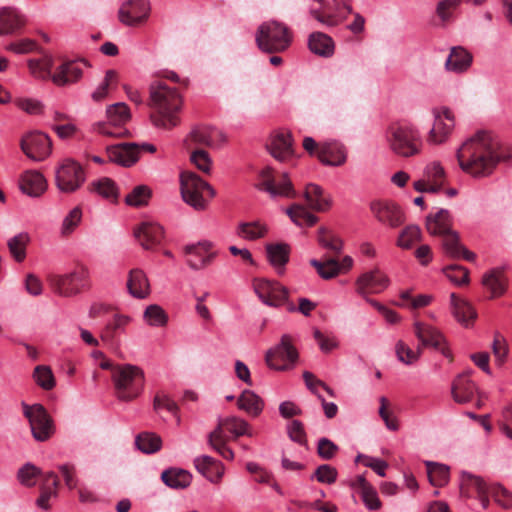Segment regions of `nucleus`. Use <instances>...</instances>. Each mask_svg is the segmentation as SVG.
Listing matches in <instances>:
<instances>
[{"instance_id": "f257e3e1", "label": "nucleus", "mask_w": 512, "mask_h": 512, "mask_svg": "<svg viewBox=\"0 0 512 512\" xmlns=\"http://www.w3.org/2000/svg\"><path fill=\"white\" fill-rule=\"evenodd\" d=\"M456 157L464 172L473 177H486L499 162L508 160L510 154L492 133L479 131L457 149Z\"/></svg>"}, {"instance_id": "f03ea898", "label": "nucleus", "mask_w": 512, "mask_h": 512, "mask_svg": "<svg viewBox=\"0 0 512 512\" xmlns=\"http://www.w3.org/2000/svg\"><path fill=\"white\" fill-rule=\"evenodd\" d=\"M148 105L152 109V123L163 129H171L179 124L178 113L182 107V97L175 87L163 80H156L149 88Z\"/></svg>"}, {"instance_id": "7ed1b4c3", "label": "nucleus", "mask_w": 512, "mask_h": 512, "mask_svg": "<svg viewBox=\"0 0 512 512\" xmlns=\"http://www.w3.org/2000/svg\"><path fill=\"white\" fill-rule=\"evenodd\" d=\"M453 219L446 209H439L426 216V229L433 236H441L442 247L445 253L452 258H464L467 261L476 259L475 253L467 250L460 243L459 235L452 230Z\"/></svg>"}, {"instance_id": "20e7f679", "label": "nucleus", "mask_w": 512, "mask_h": 512, "mask_svg": "<svg viewBox=\"0 0 512 512\" xmlns=\"http://www.w3.org/2000/svg\"><path fill=\"white\" fill-rule=\"evenodd\" d=\"M111 380L117 399L130 402L142 393L145 376L140 367L132 364H123L115 368Z\"/></svg>"}, {"instance_id": "39448f33", "label": "nucleus", "mask_w": 512, "mask_h": 512, "mask_svg": "<svg viewBox=\"0 0 512 512\" xmlns=\"http://www.w3.org/2000/svg\"><path fill=\"white\" fill-rule=\"evenodd\" d=\"M255 39L261 51L276 54L282 53L290 47L293 33L284 23L271 20L258 27Z\"/></svg>"}, {"instance_id": "423d86ee", "label": "nucleus", "mask_w": 512, "mask_h": 512, "mask_svg": "<svg viewBox=\"0 0 512 512\" xmlns=\"http://www.w3.org/2000/svg\"><path fill=\"white\" fill-rule=\"evenodd\" d=\"M41 476L40 496L37 499V505L45 510L50 508L49 500L58 496L60 480L53 471L41 473V470L32 464L24 465L18 471V479L21 484L32 487L36 483V478Z\"/></svg>"}, {"instance_id": "0eeeda50", "label": "nucleus", "mask_w": 512, "mask_h": 512, "mask_svg": "<svg viewBox=\"0 0 512 512\" xmlns=\"http://www.w3.org/2000/svg\"><path fill=\"white\" fill-rule=\"evenodd\" d=\"M386 139L390 149L398 156L407 158L415 156L420 152V134L410 124H393L389 126Z\"/></svg>"}, {"instance_id": "6e6552de", "label": "nucleus", "mask_w": 512, "mask_h": 512, "mask_svg": "<svg viewBox=\"0 0 512 512\" xmlns=\"http://www.w3.org/2000/svg\"><path fill=\"white\" fill-rule=\"evenodd\" d=\"M181 195L185 203L195 210H205L215 190L196 173L186 171L180 176Z\"/></svg>"}, {"instance_id": "1a4fd4ad", "label": "nucleus", "mask_w": 512, "mask_h": 512, "mask_svg": "<svg viewBox=\"0 0 512 512\" xmlns=\"http://www.w3.org/2000/svg\"><path fill=\"white\" fill-rule=\"evenodd\" d=\"M47 282L55 294L70 298L90 287V275L88 269L81 266L69 273L49 275Z\"/></svg>"}, {"instance_id": "9d476101", "label": "nucleus", "mask_w": 512, "mask_h": 512, "mask_svg": "<svg viewBox=\"0 0 512 512\" xmlns=\"http://www.w3.org/2000/svg\"><path fill=\"white\" fill-rule=\"evenodd\" d=\"M107 121H101L94 124V130L99 134L108 137H126L129 134L125 125L131 118L129 107L123 103L109 105L106 109Z\"/></svg>"}, {"instance_id": "9b49d317", "label": "nucleus", "mask_w": 512, "mask_h": 512, "mask_svg": "<svg viewBox=\"0 0 512 512\" xmlns=\"http://www.w3.org/2000/svg\"><path fill=\"white\" fill-rule=\"evenodd\" d=\"M257 187L272 197L295 198L297 195L288 174H277L271 167H265L261 170Z\"/></svg>"}, {"instance_id": "f8f14e48", "label": "nucleus", "mask_w": 512, "mask_h": 512, "mask_svg": "<svg viewBox=\"0 0 512 512\" xmlns=\"http://www.w3.org/2000/svg\"><path fill=\"white\" fill-rule=\"evenodd\" d=\"M82 166L71 159H65L55 171L56 186L61 192L73 193L85 182Z\"/></svg>"}, {"instance_id": "ddd939ff", "label": "nucleus", "mask_w": 512, "mask_h": 512, "mask_svg": "<svg viewBox=\"0 0 512 512\" xmlns=\"http://www.w3.org/2000/svg\"><path fill=\"white\" fill-rule=\"evenodd\" d=\"M298 359V351L290 335H283L279 344L266 353V363L270 368L286 370L294 365Z\"/></svg>"}, {"instance_id": "4468645a", "label": "nucleus", "mask_w": 512, "mask_h": 512, "mask_svg": "<svg viewBox=\"0 0 512 512\" xmlns=\"http://www.w3.org/2000/svg\"><path fill=\"white\" fill-rule=\"evenodd\" d=\"M23 412L29 420L33 437L38 441H46L54 433L52 419L41 404L32 406L23 403Z\"/></svg>"}, {"instance_id": "2eb2a0df", "label": "nucleus", "mask_w": 512, "mask_h": 512, "mask_svg": "<svg viewBox=\"0 0 512 512\" xmlns=\"http://www.w3.org/2000/svg\"><path fill=\"white\" fill-rule=\"evenodd\" d=\"M142 152L154 153L156 147L148 143H121L107 148L109 160L123 166L133 165Z\"/></svg>"}, {"instance_id": "dca6fc26", "label": "nucleus", "mask_w": 512, "mask_h": 512, "mask_svg": "<svg viewBox=\"0 0 512 512\" xmlns=\"http://www.w3.org/2000/svg\"><path fill=\"white\" fill-rule=\"evenodd\" d=\"M253 289L259 299L271 307H279L284 304L288 297V290L277 281L264 278L253 280Z\"/></svg>"}, {"instance_id": "f3484780", "label": "nucleus", "mask_w": 512, "mask_h": 512, "mask_svg": "<svg viewBox=\"0 0 512 512\" xmlns=\"http://www.w3.org/2000/svg\"><path fill=\"white\" fill-rule=\"evenodd\" d=\"M434 123L427 136V142L432 145H440L445 143L455 126V118L453 112L447 108L434 110Z\"/></svg>"}, {"instance_id": "a211bd4d", "label": "nucleus", "mask_w": 512, "mask_h": 512, "mask_svg": "<svg viewBox=\"0 0 512 512\" xmlns=\"http://www.w3.org/2000/svg\"><path fill=\"white\" fill-rule=\"evenodd\" d=\"M353 13L351 0H332V6L324 10L311 9V16L328 27L343 23Z\"/></svg>"}, {"instance_id": "6ab92c4d", "label": "nucleus", "mask_w": 512, "mask_h": 512, "mask_svg": "<svg viewBox=\"0 0 512 512\" xmlns=\"http://www.w3.org/2000/svg\"><path fill=\"white\" fill-rule=\"evenodd\" d=\"M370 210L378 222L390 228H397L405 222L401 208L389 200H375L370 204Z\"/></svg>"}, {"instance_id": "aec40b11", "label": "nucleus", "mask_w": 512, "mask_h": 512, "mask_svg": "<svg viewBox=\"0 0 512 512\" xmlns=\"http://www.w3.org/2000/svg\"><path fill=\"white\" fill-rule=\"evenodd\" d=\"M446 172L438 161H433L424 169L423 178L415 181L413 186L417 192L437 193L445 185Z\"/></svg>"}, {"instance_id": "412c9836", "label": "nucleus", "mask_w": 512, "mask_h": 512, "mask_svg": "<svg viewBox=\"0 0 512 512\" xmlns=\"http://www.w3.org/2000/svg\"><path fill=\"white\" fill-rule=\"evenodd\" d=\"M21 149L32 160L42 161L50 155L52 141L42 132H32L21 140Z\"/></svg>"}, {"instance_id": "4be33fe9", "label": "nucleus", "mask_w": 512, "mask_h": 512, "mask_svg": "<svg viewBox=\"0 0 512 512\" xmlns=\"http://www.w3.org/2000/svg\"><path fill=\"white\" fill-rule=\"evenodd\" d=\"M184 252L188 256L187 264L193 270L206 268L217 255V252L213 250V243L210 241L187 245Z\"/></svg>"}, {"instance_id": "5701e85b", "label": "nucleus", "mask_w": 512, "mask_h": 512, "mask_svg": "<svg viewBox=\"0 0 512 512\" xmlns=\"http://www.w3.org/2000/svg\"><path fill=\"white\" fill-rule=\"evenodd\" d=\"M149 0H127L119 10L120 21L128 26L145 22L150 13Z\"/></svg>"}, {"instance_id": "b1692460", "label": "nucleus", "mask_w": 512, "mask_h": 512, "mask_svg": "<svg viewBox=\"0 0 512 512\" xmlns=\"http://www.w3.org/2000/svg\"><path fill=\"white\" fill-rule=\"evenodd\" d=\"M414 332L416 337L420 340L422 346H432L439 350L445 357H448L450 360H452L451 352L445 346V339L436 328L416 321L414 323Z\"/></svg>"}, {"instance_id": "393cba45", "label": "nucleus", "mask_w": 512, "mask_h": 512, "mask_svg": "<svg viewBox=\"0 0 512 512\" xmlns=\"http://www.w3.org/2000/svg\"><path fill=\"white\" fill-rule=\"evenodd\" d=\"M221 141H223V136L217 129L197 127L184 140V145L187 150H192L198 146L216 147Z\"/></svg>"}, {"instance_id": "a878e982", "label": "nucleus", "mask_w": 512, "mask_h": 512, "mask_svg": "<svg viewBox=\"0 0 512 512\" xmlns=\"http://www.w3.org/2000/svg\"><path fill=\"white\" fill-rule=\"evenodd\" d=\"M387 276L379 269L363 273L356 281V291L362 296L377 294L388 287Z\"/></svg>"}, {"instance_id": "bb28decb", "label": "nucleus", "mask_w": 512, "mask_h": 512, "mask_svg": "<svg viewBox=\"0 0 512 512\" xmlns=\"http://www.w3.org/2000/svg\"><path fill=\"white\" fill-rule=\"evenodd\" d=\"M133 233L139 244L146 250L159 245L164 237L162 226L153 222L140 223L134 228Z\"/></svg>"}, {"instance_id": "cd10ccee", "label": "nucleus", "mask_w": 512, "mask_h": 512, "mask_svg": "<svg viewBox=\"0 0 512 512\" xmlns=\"http://www.w3.org/2000/svg\"><path fill=\"white\" fill-rule=\"evenodd\" d=\"M267 147L270 154L280 162L289 161L294 156L292 135L289 132L273 135Z\"/></svg>"}, {"instance_id": "c85d7f7f", "label": "nucleus", "mask_w": 512, "mask_h": 512, "mask_svg": "<svg viewBox=\"0 0 512 512\" xmlns=\"http://www.w3.org/2000/svg\"><path fill=\"white\" fill-rule=\"evenodd\" d=\"M469 373L458 375L451 386V395L455 402L465 404L473 399L476 391L475 383L469 378Z\"/></svg>"}, {"instance_id": "c756f323", "label": "nucleus", "mask_w": 512, "mask_h": 512, "mask_svg": "<svg viewBox=\"0 0 512 512\" xmlns=\"http://www.w3.org/2000/svg\"><path fill=\"white\" fill-rule=\"evenodd\" d=\"M196 470L212 483H219L224 475V466L210 456H200L194 459Z\"/></svg>"}, {"instance_id": "7c9ffc66", "label": "nucleus", "mask_w": 512, "mask_h": 512, "mask_svg": "<svg viewBox=\"0 0 512 512\" xmlns=\"http://www.w3.org/2000/svg\"><path fill=\"white\" fill-rule=\"evenodd\" d=\"M345 147L338 142H327L318 150V159L325 165L340 166L346 162Z\"/></svg>"}, {"instance_id": "2f4dec72", "label": "nucleus", "mask_w": 512, "mask_h": 512, "mask_svg": "<svg viewBox=\"0 0 512 512\" xmlns=\"http://www.w3.org/2000/svg\"><path fill=\"white\" fill-rule=\"evenodd\" d=\"M129 293L138 299H144L150 294V284L145 272L139 268L129 271L127 280Z\"/></svg>"}, {"instance_id": "473e14b6", "label": "nucleus", "mask_w": 512, "mask_h": 512, "mask_svg": "<svg viewBox=\"0 0 512 512\" xmlns=\"http://www.w3.org/2000/svg\"><path fill=\"white\" fill-rule=\"evenodd\" d=\"M304 198L310 209L316 212L327 211L331 206V199L325 195L324 190L317 184L309 183L304 190Z\"/></svg>"}, {"instance_id": "72a5a7b5", "label": "nucleus", "mask_w": 512, "mask_h": 512, "mask_svg": "<svg viewBox=\"0 0 512 512\" xmlns=\"http://www.w3.org/2000/svg\"><path fill=\"white\" fill-rule=\"evenodd\" d=\"M20 188L23 193L38 197L46 190L47 182L40 172L26 171L21 178Z\"/></svg>"}, {"instance_id": "f704fd0d", "label": "nucleus", "mask_w": 512, "mask_h": 512, "mask_svg": "<svg viewBox=\"0 0 512 512\" xmlns=\"http://www.w3.org/2000/svg\"><path fill=\"white\" fill-rule=\"evenodd\" d=\"M161 480L172 489H185L192 481L189 471L181 468H168L161 473Z\"/></svg>"}, {"instance_id": "c9c22d12", "label": "nucleus", "mask_w": 512, "mask_h": 512, "mask_svg": "<svg viewBox=\"0 0 512 512\" xmlns=\"http://www.w3.org/2000/svg\"><path fill=\"white\" fill-rule=\"evenodd\" d=\"M267 258L270 264L279 274L284 271V266L289 261L290 247L285 243H275L266 245Z\"/></svg>"}, {"instance_id": "e433bc0d", "label": "nucleus", "mask_w": 512, "mask_h": 512, "mask_svg": "<svg viewBox=\"0 0 512 512\" xmlns=\"http://www.w3.org/2000/svg\"><path fill=\"white\" fill-rule=\"evenodd\" d=\"M490 488L479 476L463 472L460 482V493L464 497H477Z\"/></svg>"}, {"instance_id": "4c0bfd02", "label": "nucleus", "mask_w": 512, "mask_h": 512, "mask_svg": "<svg viewBox=\"0 0 512 512\" xmlns=\"http://www.w3.org/2000/svg\"><path fill=\"white\" fill-rule=\"evenodd\" d=\"M472 63V55L462 47H454L446 60V69L461 73L466 71Z\"/></svg>"}, {"instance_id": "58836bf2", "label": "nucleus", "mask_w": 512, "mask_h": 512, "mask_svg": "<svg viewBox=\"0 0 512 512\" xmlns=\"http://www.w3.org/2000/svg\"><path fill=\"white\" fill-rule=\"evenodd\" d=\"M308 46L311 52L322 57H330L334 53V41L325 33L314 32L309 36Z\"/></svg>"}, {"instance_id": "ea45409f", "label": "nucleus", "mask_w": 512, "mask_h": 512, "mask_svg": "<svg viewBox=\"0 0 512 512\" xmlns=\"http://www.w3.org/2000/svg\"><path fill=\"white\" fill-rule=\"evenodd\" d=\"M215 430H220L219 436H225L224 431L232 433L235 437L242 435L253 436L248 422L235 416L220 420Z\"/></svg>"}, {"instance_id": "a19ab883", "label": "nucleus", "mask_w": 512, "mask_h": 512, "mask_svg": "<svg viewBox=\"0 0 512 512\" xmlns=\"http://www.w3.org/2000/svg\"><path fill=\"white\" fill-rule=\"evenodd\" d=\"M310 265L314 267L318 275L325 280L333 279L341 272L338 258L324 256L323 259H311Z\"/></svg>"}, {"instance_id": "79ce46f5", "label": "nucleus", "mask_w": 512, "mask_h": 512, "mask_svg": "<svg viewBox=\"0 0 512 512\" xmlns=\"http://www.w3.org/2000/svg\"><path fill=\"white\" fill-rule=\"evenodd\" d=\"M24 24V19L15 9H0V35L12 34Z\"/></svg>"}, {"instance_id": "37998d69", "label": "nucleus", "mask_w": 512, "mask_h": 512, "mask_svg": "<svg viewBox=\"0 0 512 512\" xmlns=\"http://www.w3.org/2000/svg\"><path fill=\"white\" fill-rule=\"evenodd\" d=\"M451 306L454 317L463 325L468 326L476 318V312L473 307L456 294H451Z\"/></svg>"}, {"instance_id": "c03bdc74", "label": "nucleus", "mask_w": 512, "mask_h": 512, "mask_svg": "<svg viewBox=\"0 0 512 512\" xmlns=\"http://www.w3.org/2000/svg\"><path fill=\"white\" fill-rule=\"evenodd\" d=\"M82 76V69L75 62L63 63L53 74L52 80L57 85L75 82Z\"/></svg>"}, {"instance_id": "a18cd8bd", "label": "nucleus", "mask_w": 512, "mask_h": 512, "mask_svg": "<svg viewBox=\"0 0 512 512\" xmlns=\"http://www.w3.org/2000/svg\"><path fill=\"white\" fill-rule=\"evenodd\" d=\"M317 241L321 247L333 254L331 257L338 258L343 249V242L340 237L325 227L319 228L317 233Z\"/></svg>"}, {"instance_id": "49530a36", "label": "nucleus", "mask_w": 512, "mask_h": 512, "mask_svg": "<svg viewBox=\"0 0 512 512\" xmlns=\"http://www.w3.org/2000/svg\"><path fill=\"white\" fill-rule=\"evenodd\" d=\"M237 405L240 409L256 417L263 410V400L251 390H244L238 398Z\"/></svg>"}, {"instance_id": "de8ad7c7", "label": "nucleus", "mask_w": 512, "mask_h": 512, "mask_svg": "<svg viewBox=\"0 0 512 512\" xmlns=\"http://www.w3.org/2000/svg\"><path fill=\"white\" fill-rule=\"evenodd\" d=\"M30 243L28 233L22 232L7 241L9 252L16 262H23L26 258V248Z\"/></svg>"}, {"instance_id": "09e8293b", "label": "nucleus", "mask_w": 512, "mask_h": 512, "mask_svg": "<svg viewBox=\"0 0 512 512\" xmlns=\"http://www.w3.org/2000/svg\"><path fill=\"white\" fill-rule=\"evenodd\" d=\"M287 214L297 226H313L318 217L308 211L302 204H293L287 209Z\"/></svg>"}, {"instance_id": "8fccbe9b", "label": "nucleus", "mask_w": 512, "mask_h": 512, "mask_svg": "<svg viewBox=\"0 0 512 512\" xmlns=\"http://www.w3.org/2000/svg\"><path fill=\"white\" fill-rule=\"evenodd\" d=\"M266 233L267 227L259 221L242 222L237 228V235L250 241L262 238Z\"/></svg>"}, {"instance_id": "3c124183", "label": "nucleus", "mask_w": 512, "mask_h": 512, "mask_svg": "<svg viewBox=\"0 0 512 512\" xmlns=\"http://www.w3.org/2000/svg\"><path fill=\"white\" fill-rule=\"evenodd\" d=\"M483 285L491 292L493 297L502 295L506 289L504 276L498 269H493L484 275Z\"/></svg>"}, {"instance_id": "603ef678", "label": "nucleus", "mask_w": 512, "mask_h": 512, "mask_svg": "<svg viewBox=\"0 0 512 512\" xmlns=\"http://www.w3.org/2000/svg\"><path fill=\"white\" fill-rule=\"evenodd\" d=\"M421 237L422 232L420 227L414 224H410L401 230L396 244L402 249H410L415 243L421 240Z\"/></svg>"}, {"instance_id": "864d4df0", "label": "nucleus", "mask_w": 512, "mask_h": 512, "mask_svg": "<svg viewBox=\"0 0 512 512\" xmlns=\"http://www.w3.org/2000/svg\"><path fill=\"white\" fill-rule=\"evenodd\" d=\"M135 443L142 452L151 454L160 450L162 440L155 433L143 432L136 437Z\"/></svg>"}, {"instance_id": "5fc2aeb1", "label": "nucleus", "mask_w": 512, "mask_h": 512, "mask_svg": "<svg viewBox=\"0 0 512 512\" xmlns=\"http://www.w3.org/2000/svg\"><path fill=\"white\" fill-rule=\"evenodd\" d=\"M427 474L433 486L442 487L449 480V468L443 464L427 462Z\"/></svg>"}, {"instance_id": "6e6d98bb", "label": "nucleus", "mask_w": 512, "mask_h": 512, "mask_svg": "<svg viewBox=\"0 0 512 512\" xmlns=\"http://www.w3.org/2000/svg\"><path fill=\"white\" fill-rule=\"evenodd\" d=\"M143 318L148 325L153 327H163L168 322L167 313L157 304L147 306Z\"/></svg>"}, {"instance_id": "4d7b16f0", "label": "nucleus", "mask_w": 512, "mask_h": 512, "mask_svg": "<svg viewBox=\"0 0 512 512\" xmlns=\"http://www.w3.org/2000/svg\"><path fill=\"white\" fill-rule=\"evenodd\" d=\"M152 192L148 186L139 185L133 188L125 197V202L129 206L139 207L148 203L151 198Z\"/></svg>"}, {"instance_id": "13d9d810", "label": "nucleus", "mask_w": 512, "mask_h": 512, "mask_svg": "<svg viewBox=\"0 0 512 512\" xmlns=\"http://www.w3.org/2000/svg\"><path fill=\"white\" fill-rule=\"evenodd\" d=\"M118 82V74L115 70H108L103 82L92 93V99L96 102L102 101L108 95V91L114 88Z\"/></svg>"}, {"instance_id": "bf43d9fd", "label": "nucleus", "mask_w": 512, "mask_h": 512, "mask_svg": "<svg viewBox=\"0 0 512 512\" xmlns=\"http://www.w3.org/2000/svg\"><path fill=\"white\" fill-rule=\"evenodd\" d=\"M220 430H213L209 434V444L213 447L223 458L232 460L234 458L233 451L227 447V436H219Z\"/></svg>"}, {"instance_id": "052dcab7", "label": "nucleus", "mask_w": 512, "mask_h": 512, "mask_svg": "<svg viewBox=\"0 0 512 512\" xmlns=\"http://www.w3.org/2000/svg\"><path fill=\"white\" fill-rule=\"evenodd\" d=\"M29 69L31 73L38 78H52V59L51 57L45 56L39 60H29Z\"/></svg>"}, {"instance_id": "680f3d73", "label": "nucleus", "mask_w": 512, "mask_h": 512, "mask_svg": "<svg viewBox=\"0 0 512 512\" xmlns=\"http://www.w3.org/2000/svg\"><path fill=\"white\" fill-rule=\"evenodd\" d=\"M189 151L190 161L196 166V168L205 174H210L212 160L208 152L201 148H195Z\"/></svg>"}, {"instance_id": "e2e57ef3", "label": "nucleus", "mask_w": 512, "mask_h": 512, "mask_svg": "<svg viewBox=\"0 0 512 512\" xmlns=\"http://www.w3.org/2000/svg\"><path fill=\"white\" fill-rule=\"evenodd\" d=\"M92 189L104 198L116 200L117 199V187L115 182L110 178H101L92 184Z\"/></svg>"}, {"instance_id": "0e129e2a", "label": "nucleus", "mask_w": 512, "mask_h": 512, "mask_svg": "<svg viewBox=\"0 0 512 512\" xmlns=\"http://www.w3.org/2000/svg\"><path fill=\"white\" fill-rule=\"evenodd\" d=\"M33 378L36 383L45 390H51L55 386V379L50 367L39 365L35 367Z\"/></svg>"}, {"instance_id": "69168bd1", "label": "nucleus", "mask_w": 512, "mask_h": 512, "mask_svg": "<svg viewBox=\"0 0 512 512\" xmlns=\"http://www.w3.org/2000/svg\"><path fill=\"white\" fill-rule=\"evenodd\" d=\"M130 321V318L123 315L115 316L113 322L108 323L101 332V339L104 342H111L117 330L124 328Z\"/></svg>"}, {"instance_id": "338daca9", "label": "nucleus", "mask_w": 512, "mask_h": 512, "mask_svg": "<svg viewBox=\"0 0 512 512\" xmlns=\"http://www.w3.org/2000/svg\"><path fill=\"white\" fill-rule=\"evenodd\" d=\"M380 408H379V416L384 421L386 427L391 431H397L399 429V423L395 416H393L392 412L389 410L390 402L389 400L382 396L379 399Z\"/></svg>"}, {"instance_id": "774afa93", "label": "nucleus", "mask_w": 512, "mask_h": 512, "mask_svg": "<svg viewBox=\"0 0 512 512\" xmlns=\"http://www.w3.org/2000/svg\"><path fill=\"white\" fill-rule=\"evenodd\" d=\"M444 274L455 284L464 285L469 282V272L459 265H449L444 268Z\"/></svg>"}]
</instances>
